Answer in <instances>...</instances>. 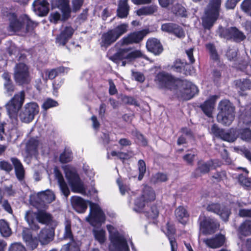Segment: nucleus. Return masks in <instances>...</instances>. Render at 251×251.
Returning a JSON list of instances; mask_svg holds the SVG:
<instances>
[{"instance_id": "obj_40", "label": "nucleus", "mask_w": 251, "mask_h": 251, "mask_svg": "<svg viewBox=\"0 0 251 251\" xmlns=\"http://www.w3.org/2000/svg\"><path fill=\"white\" fill-rule=\"evenodd\" d=\"M63 237L65 240H70L72 242L74 241L71 229V222L68 220H66L64 223V231Z\"/></svg>"}, {"instance_id": "obj_52", "label": "nucleus", "mask_w": 251, "mask_h": 251, "mask_svg": "<svg viewBox=\"0 0 251 251\" xmlns=\"http://www.w3.org/2000/svg\"><path fill=\"white\" fill-rule=\"evenodd\" d=\"M23 25H26L27 31L32 30L37 25V23L32 21L26 15L23 17Z\"/></svg>"}, {"instance_id": "obj_32", "label": "nucleus", "mask_w": 251, "mask_h": 251, "mask_svg": "<svg viewBox=\"0 0 251 251\" xmlns=\"http://www.w3.org/2000/svg\"><path fill=\"white\" fill-rule=\"evenodd\" d=\"M11 160L14 166L16 175L18 179L20 181H22L25 176V171L22 163L16 158H12Z\"/></svg>"}, {"instance_id": "obj_15", "label": "nucleus", "mask_w": 251, "mask_h": 251, "mask_svg": "<svg viewBox=\"0 0 251 251\" xmlns=\"http://www.w3.org/2000/svg\"><path fill=\"white\" fill-rule=\"evenodd\" d=\"M36 218L39 223L49 225L52 229L57 225V222L53 219L51 215L44 210L38 209L36 212Z\"/></svg>"}, {"instance_id": "obj_58", "label": "nucleus", "mask_w": 251, "mask_h": 251, "mask_svg": "<svg viewBox=\"0 0 251 251\" xmlns=\"http://www.w3.org/2000/svg\"><path fill=\"white\" fill-rule=\"evenodd\" d=\"M212 178L217 182H219L222 180H224L226 178V174L225 171H222L217 172L214 174L212 176Z\"/></svg>"}, {"instance_id": "obj_16", "label": "nucleus", "mask_w": 251, "mask_h": 251, "mask_svg": "<svg viewBox=\"0 0 251 251\" xmlns=\"http://www.w3.org/2000/svg\"><path fill=\"white\" fill-rule=\"evenodd\" d=\"M220 166L219 162L217 161L209 160L207 162L200 161L198 163V167L195 171L196 177L208 173L211 169H215Z\"/></svg>"}, {"instance_id": "obj_39", "label": "nucleus", "mask_w": 251, "mask_h": 251, "mask_svg": "<svg viewBox=\"0 0 251 251\" xmlns=\"http://www.w3.org/2000/svg\"><path fill=\"white\" fill-rule=\"evenodd\" d=\"M245 110L240 116L239 124L251 126V107L248 106Z\"/></svg>"}, {"instance_id": "obj_47", "label": "nucleus", "mask_w": 251, "mask_h": 251, "mask_svg": "<svg viewBox=\"0 0 251 251\" xmlns=\"http://www.w3.org/2000/svg\"><path fill=\"white\" fill-rule=\"evenodd\" d=\"M172 11L176 15L181 17H186L187 16L186 9L180 4L175 5L172 8Z\"/></svg>"}, {"instance_id": "obj_19", "label": "nucleus", "mask_w": 251, "mask_h": 251, "mask_svg": "<svg viewBox=\"0 0 251 251\" xmlns=\"http://www.w3.org/2000/svg\"><path fill=\"white\" fill-rule=\"evenodd\" d=\"M49 5L46 0H35L32 3L34 11L39 16H44L48 13Z\"/></svg>"}, {"instance_id": "obj_28", "label": "nucleus", "mask_w": 251, "mask_h": 251, "mask_svg": "<svg viewBox=\"0 0 251 251\" xmlns=\"http://www.w3.org/2000/svg\"><path fill=\"white\" fill-rule=\"evenodd\" d=\"M37 202L43 203H49L51 202L55 199V196L53 193L50 190L40 192L37 195Z\"/></svg>"}, {"instance_id": "obj_5", "label": "nucleus", "mask_w": 251, "mask_h": 251, "mask_svg": "<svg viewBox=\"0 0 251 251\" xmlns=\"http://www.w3.org/2000/svg\"><path fill=\"white\" fill-rule=\"evenodd\" d=\"M221 0H212L202 17V25L204 28L209 29L213 26L219 15Z\"/></svg>"}, {"instance_id": "obj_35", "label": "nucleus", "mask_w": 251, "mask_h": 251, "mask_svg": "<svg viewBox=\"0 0 251 251\" xmlns=\"http://www.w3.org/2000/svg\"><path fill=\"white\" fill-rule=\"evenodd\" d=\"M127 0H121L119 3L117 15L121 18H126L128 14L129 6L127 4Z\"/></svg>"}, {"instance_id": "obj_17", "label": "nucleus", "mask_w": 251, "mask_h": 251, "mask_svg": "<svg viewBox=\"0 0 251 251\" xmlns=\"http://www.w3.org/2000/svg\"><path fill=\"white\" fill-rule=\"evenodd\" d=\"M208 211L215 213L221 217L222 219L225 221L228 220L230 214V210L224 206H221L217 203H211L209 204L206 208Z\"/></svg>"}, {"instance_id": "obj_18", "label": "nucleus", "mask_w": 251, "mask_h": 251, "mask_svg": "<svg viewBox=\"0 0 251 251\" xmlns=\"http://www.w3.org/2000/svg\"><path fill=\"white\" fill-rule=\"evenodd\" d=\"M211 133L217 137L229 142H234L236 139V136L235 135H231L232 130L230 131V132H226L224 130L220 129L216 125H213L212 126Z\"/></svg>"}, {"instance_id": "obj_33", "label": "nucleus", "mask_w": 251, "mask_h": 251, "mask_svg": "<svg viewBox=\"0 0 251 251\" xmlns=\"http://www.w3.org/2000/svg\"><path fill=\"white\" fill-rule=\"evenodd\" d=\"M9 21V28L11 31H19L23 26V19L22 21L17 19L16 16L14 14L10 15Z\"/></svg>"}, {"instance_id": "obj_55", "label": "nucleus", "mask_w": 251, "mask_h": 251, "mask_svg": "<svg viewBox=\"0 0 251 251\" xmlns=\"http://www.w3.org/2000/svg\"><path fill=\"white\" fill-rule=\"evenodd\" d=\"M58 105L56 101L51 99H47L42 104V108L45 110H47L49 108L55 107Z\"/></svg>"}, {"instance_id": "obj_31", "label": "nucleus", "mask_w": 251, "mask_h": 251, "mask_svg": "<svg viewBox=\"0 0 251 251\" xmlns=\"http://www.w3.org/2000/svg\"><path fill=\"white\" fill-rule=\"evenodd\" d=\"M158 7L155 4L142 6L135 11L138 16H147L153 15L157 11Z\"/></svg>"}, {"instance_id": "obj_57", "label": "nucleus", "mask_w": 251, "mask_h": 251, "mask_svg": "<svg viewBox=\"0 0 251 251\" xmlns=\"http://www.w3.org/2000/svg\"><path fill=\"white\" fill-rule=\"evenodd\" d=\"M242 9L247 14L251 16V0H244L241 5Z\"/></svg>"}, {"instance_id": "obj_7", "label": "nucleus", "mask_w": 251, "mask_h": 251, "mask_svg": "<svg viewBox=\"0 0 251 251\" xmlns=\"http://www.w3.org/2000/svg\"><path fill=\"white\" fill-rule=\"evenodd\" d=\"M25 98L24 91H21L15 94L6 105L7 113L11 118H15L17 116V112L22 107Z\"/></svg>"}, {"instance_id": "obj_10", "label": "nucleus", "mask_w": 251, "mask_h": 251, "mask_svg": "<svg viewBox=\"0 0 251 251\" xmlns=\"http://www.w3.org/2000/svg\"><path fill=\"white\" fill-rule=\"evenodd\" d=\"M200 229L205 234H211L215 233L220 226L217 220L204 215H201L199 217Z\"/></svg>"}, {"instance_id": "obj_37", "label": "nucleus", "mask_w": 251, "mask_h": 251, "mask_svg": "<svg viewBox=\"0 0 251 251\" xmlns=\"http://www.w3.org/2000/svg\"><path fill=\"white\" fill-rule=\"evenodd\" d=\"M175 215L178 221L182 224L186 223L189 214L186 209L182 206H179L175 210Z\"/></svg>"}, {"instance_id": "obj_22", "label": "nucleus", "mask_w": 251, "mask_h": 251, "mask_svg": "<svg viewBox=\"0 0 251 251\" xmlns=\"http://www.w3.org/2000/svg\"><path fill=\"white\" fill-rule=\"evenodd\" d=\"M74 32V29L71 26H66L56 38V43L60 45L64 46L72 38Z\"/></svg>"}, {"instance_id": "obj_24", "label": "nucleus", "mask_w": 251, "mask_h": 251, "mask_svg": "<svg viewBox=\"0 0 251 251\" xmlns=\"http://www.w3.org/2000/svg\"><path fill=\"white\" fill-rule=\"evenodd\" d=\"M69 70V69L68 68L62 66L50 70H47L42 74V77L47 81L48 79H52L62 73H67Z\"/></svg>"}, {"instance_id": "obj_1", "label": "nucleus", "mask_w": 251, "mask_h": 251, "mask_svg": "<svg viewBox=\"0 0 251 251\" xmlns=\"http://www.w3.org/2000/svg\"><path fill=\"white\" fill-rule=\"evenodd\" d=\"M155 81L161 87L169 89H175L178 85H181L184 90V93L189 98L193 97L198 93L197 86L191 82L186 80H180L176 79L171 75L165 73L158 74L155 77Z\"/></svg>"}, {"instance_id": "obj_12", "label": "nucleus", "mask_w": 251, "mask_h": 251, "mask_svg": "<svg viewBox=\"0 0 251 251\" xmlns=\"http://www.w3.org/2000/svg\"><path fill=\"white\" fill-rule=\"evenodd\" d=\"M150 32L148 29H143L140 31L133 32L129 34L127 36L122 38L119 43L122 45H128L133 43H139Z\"/></svg>"}, {"instance_id": "obj_8", "label": "nucleus", "mask_w": 251, "mask_h": 251, "mask_svg": "<svg viewBox=\"0 0 251 251\" xmlns=\"http://www.w3.org/2000/svg\"><path fill=\"white\" fill-rule=\"evenodd\" d=\"M90 212L86 220L93 226L104 223L105 215L100 206L95 203L89 202Z\"/></svg>"}, {"instance_id": "obj_26", "label": "nucleus", "mask_w": 251, "mask_h": 251, "mask_svg": "<svg viewBox=\"0 0 251 251\" xmlns=\"http://www.w3.org/2000/svg\"><path fill=\"white\" fill-rule=\"evenodd\" d=\"M54 3L62 13V20H66L70 16L71 8L69 0H55Z\"/></svg>"}, {"instance_id": "obj_23", "label": "nucleus", "mask_w": 251, "mask_h": 251, "mask_svg": "<svg viewBox=\"0 0 251 251\" xmlns=\"http://www.w3.org/2000/svg\"><path fill=\"white\" fill-rule=\"evenodd\" d=\"M54 237L53 229L43 228L38 234V239L42 245H47L51 241Z\"/></svg>"}, {"instance_id": "obj_38", "label": "nucleus", "mask_w": 251, "mask_h": 251, "mask_svg": "<svg viewBox=\"0 0 251 251\" xmlns=\"http://www.w3.org/2000/svg\"><path fill=\"white\" fill-rule=\"evenodd\" d=\"M167 231L166 234L170 241L171 251H176L177 245L175 239L172 237L175 233V229L173 226H170L169 224L167 225Z\"/></svg>"}, {"instance_id": "obj_54", "label": "nucleus", "mask_w": 251, "mask_h": 251, "mask_svg": "<svg viewBox=\"0 0 251 251\" xmlns=\"http://www.w3.org/2000/svg\"><path fill=\"white\" fill-rule=\"evenodd\" d=\"M138 170L139 171V175L138 176V179L141 180L142 179L146 171V166L145 162L143 160L140 159L138 161Z\"/></svg>"}, {"instance_id": "obj_30", "label": "nucleus", "mask_w": 251, "mask_h": 251, "mask_svg": "<svg viewBox=\"0 0 251 251\" xmlns=\"http://www.w3.org/2000/svg\"><path fill=\"white\" fill-rule=\"evenodd\" d=\"M231 135H235L236 138L239 137L244 141L251 140V130L248 128L232 129Z\"/></svg>"}, {"instance_id": "obj_36", "label": "nucleus", "mask_w": 251, "mask_h": 251, "mask_svg": "<svg viewBox=\"0 0 251 251\" xmlns=\"http://www.w3.org/2000/svg\"><path fill=\"white\" fill-rule=\"evenodd\" d=\"M35 216L36 217V212L34 213L29 210L25 213V219L32 230H37L40 228V227L38 224L35 222Z\"/></svg>"}, {"instance_id": "obj_20", "label": "nucleus", "mask_w": 251, "mask_h": 251, "mask_svg": "<svg viewBox=\"0 0 251 251\" xmlns=\"http://www.w3.org/2000/svg\"><path fill=\"white\" fill-rule=\"evenodd\" d=\"M147 50L155 55H159L163 51V47L159 40L155 38H149L146 42Z\"/></svg>"}, {"instance_id": "obj_6", "label": "nucleus", "mask_w": 251, "mask_h": 251, "mask_svg": "<svg viewBox=\"0 0 251 251\" xmlns=\"http://www.w3.org/2000/svg\"><path fill=\"white\" fill-rule=\"evenodd\" d=\"M65 176L72 191L75 193L83 194L85 192L83 183L80 180L75 170L69 166L64 167Z\"/></svg>"}, {"instance_id": "obj_61", "label": "nucleus", "mask_w": 251, "mask_h": 251, "mask_svg": "<svg viewBox=\"0 0 251 251\" xmlns=\"http://www.w3.org/2000/svg\"><path fill=\"white\" fill-rule=\"evenodd\" d=\"M172 33L179 38H183L185 35L182 28L177 25H176V27H175V29H174Z\"/></svg>"}, {"instance_id": "obj_11", "label": "nucleus", "mask_w": 251, "mask_h": 251, "mask_svg": "<svg viewBox=\"0 0 251 251\" xmlns=\"http://www.w3.org/2000/svg\"><path fill=\"white\" fill-rule=\"evenodd\" d=\"M142 56H143V53L140 50L130 51V48H125L120 49L116 53L110 56L109 59L117 63L118 61L123 59L130 61Z\"/></svg>"}, {"instance_id": "obj_62", "label": "nucleus", "mask_w": 251, "mask_h": 251, "mask_svg": "<svg viewBox=\"0 0 251 251\" xmlns=\"http://www.w3.org/2000/svg\"><path fill=\"white\" fill-rule=\"evenodd\" d=\"M206 48L211 53V57L214 60L218 59V54L215 47L212 44H208L206 45Z\"/></svg>"}, {"instance_id": "obj_41", "label": "nucleus", "mask_w": 251, "mask_h": 251, "mask_svg": "<svg viewBox=\"0 0 251 251\" xmlns=\"http://www.w3.org/2000/svg\"><path fill=\"white\" fill-rule=\"evenodd\" d=\"M38 146V141L36 139L31 138L26 144V150L29 154L31 155L34 154L36 152Z\"/></svg>"}, {"instance_id": "obj_25", "label": "nucleus", "mask_w": 251, "mask_h": 251, "mask_svg": "<svg viewBox=\"0 0 251 251\" xmlns=\"http://www.w3.org/2000/svg\"><path fill=\"white\" fill-rule=\"evenodd\" d=\"M71 202L74 209L78 213H84L87 209V203L81 197L73 196L71 198Z\"/></svg>"}, {"instance_id": "obj_56", "label": "nucleus", "mask_w": 251, "mask_h": 251, "mask_svg": "<svg viewBox=\"0 0 251 251\" xmlns=\"http://www.w3.org/2000/svg\"><path fill=\"white\" fill-rule=\"evenodd\" d=\"M8 251H26V250L21 243H14L10 246Z\"/></svg>"}, {"instance_id": "obj_45", "label": "nucleus", "mask_w": 251, "mask_h": 251, "mask_svg": "<svg viewBox=\"0 0 251 251\" xmlns=\"http://www.w3.org/2000/svg\"><path fill=\"white\" fill-rule=\"evenodd\" d=\"M236 86L242 91L251 90V80L249 79L238 80Z\"/></svg>"}, {"instance_id": "obj_50", "label": "nucleus", "mask_w": 251, "mask_h": 251, "mask_svg": "<svg viewBox=\"0 0 251 251\" xmlns=\"http://www.w3.org/2000/svg\"><path fill=\"white\" fill-rule=\"evenodd\" d=\"M231 27L226 28L220 27L217 31L218 34L221 37L226 39H231Z\"/></svg>"}, {"instance_id": "obj_59", "label": "nucleus", "mask_w": 251, "mask_h": 251, "mask_svg": "<svg viewBox=\"0 0 251 251\" xmlns=\"http://www.w3.org/2000/svg\"><path fill=\"white\" fill-rule=\"evenodd\" d=\"M175 27H176V24L174 23H166L162 25L161 29L163 31L172 33L174 29H175Z\"/></svg>"}, {"instance_id": "obj_60", "label": "nucleus", "mask_w": 251, "mask_h": 251, "mask_svg": "<svg viewBox=\"0 0 251 251\" xmlns=\"http://www.w3.org/2000/svg\"><path fill=\"white\" fill-rule=\"evenodd\" d=\"M239 181L243 186L249 187L251 186V180L249 178L247 177L246 176L243 175H240L239 176Z\"/></svg>"}, {"instance_id": "obj_2", "label": "nucleus", "mask_w": 251, "mask_h": 251, "mask_svg": "<svg viewBox=\"0 0 251 251\" xmlns=\"http://www.w3.org/2000/svg\"><path fill=\"white\" fill-rule=\"evenodd\" d=\"M109 232V251H129L124 235L111 225L106 226Z\"/></svg>"}, {"instance_id": "obj_4", "label": "nucleus", "mask_w": 251, "mask_h": 251, "mask_svg": "<svg viewBox=\"0 0 251 251\" xmlns=\"http://www.w3.org/2000/svg\"><path fill=\"white\" fill-rule=\"evenodd\" d=\"M128 25L127 24H123L115 28L103 33L101 37L100 47L106 50L109 46L114 43L123 34L127 31Z\"/></svg>"}, {"instance_id": "obj_14", "label": "nucleus", "mask_w": 251, "mask_h": 251, "mask_svg": "<svg viewBox=\"0 0 251 251\" xmlns=\"http://www.w3.org/2000/svg\"><path fill=\"white\" fill-rule=\"evenodd\" d=\"M22 234L23 241L28 250L33 251L37 248L39 243L38 237L33 236L29 229L23 228Z\"/></svg>"}, {"instance_id": "obj_27", "label": "nucleus", "mask_w": 251, "mask_h": 251, "mask_svg": "<svg viewBox=\"0 0 251 251\" xmlns=\"http://www.w3.org/2000/svg\"><path fill=\"white\" fill-rule=\"evenodd\" d=\"M219 98L218 96L213 95L209 97L201 105L203 112L209 117L212 116V113L214 109L216 100Z\"/></svg>"}, {"instance_id": "obj_51", "label": "nucleus", "mask_w": 251, "mask_h": 251, "mask_svg": "<svg viewBox=\"0 0 251 251\" xmlns=\"http://www.w3.org/2000/svg\"><path fill=\"white\" fill-rule=\"evenodd\" d=\"M61 251H79V249L77 243L75 241H73L64 245Z\"/></svg>"}, {"instance_id": "obj_44", "label": "nucleus", "mask_w": 251, "mask_h": 251, "mask_svg": "<svg viewBox=\"0 0 251 251\" xmlns=\"http://www.w3.org/2000/svg\"><path fill=\"white\" fill-rule=\"evenodd\" d=\"M0 232L4 237H8L11 234V229L9 225L4 220H0Z\"/></svg>"}, {"instance_id": "obj_21", "label": "nucleus", "mask_w": 251, "mask_h": 251, "mask_svg": "<svg viewBox=\"0 0 251 251\" xmlns=\"http://www.w3.org/2000/svg\"><path fill=\"white\" fill-rule=\"evenodd\" d=\"M203 242L209 248L217 249L224 245L225 242V237L222 234H219L212 238L203 239Z\"/></svg>"}, {"instance_id": "obj_64", "label": "nucleus", "mask_w": 251, "mask_h": 251, "mask_svg": "<svg viewBox=\"0 0 251 251\" xmlns=\"http://www.w3.org/2000/svg\"><path fill=\"white\" fill-rule=\"evenodd\" d=\"M72 3L73 11L76 12L80 9L83 3V0H73Z\"/></svg>"}, {"instance_id": "obj_9", "label": "nucleus", "mask_w": 251, "mask_h": 251, "mask_svg": "<svg viewBox=\"0 0 251 251\" xmlns=\"http://www.w3.org/2000/svg\"><path fill=\"white\" fill-rule=\"evenodd\" d=\"M39 111V107L36 102L26 103L19 113V118L22 122L29 123L34 118Z\"/></svg>"}, {"instance_id": "obj_13", "label": "nucleus", "mask_w": 251, "mask_h": 251, "mask_svg": "<svg viewBox=\"0 0 251 251\" xmlns=\"http://www.w3.org/2000/svg\"><path fill=\"white\" fill-rule=\"evenodd\" d=\"M14 77L16 81L19 84L28 83L29 81L28 69L25 64L19 63L15 66Z\"/></svg>"}, {"instance_id": "obj_29", "label": "nucleus", "mask_w": 251, "mask_h": 251, "mask_svg": "<svg viewBox=\"0 0 251 251\" xmlns=\"http://www.w3.org/2000/svg\"><path fill=\"white\" fill-rule=\"evenodd\" d=\"M54 174L62 193L66 197H67L70 192L62 174L58 170L56 169L54 170Z\"/></svg>"}, {"instance_id": "obj_34", "label": "nucleus", "mask_w": 251, "mask_h": 251, "mask_svg": "<svg viewBox=\"0 0 251 251\" xmlns=\"http://www.w3.org/2000/svg\"><path fill=\"white\" fill-rule=\"evenodd\" d=\"M141 197L148 203L154 201L155 199L154 191L151 187L147 185L144 186L142 195Z\"/></svg>"}, {"instance_id": "obj_42", "label": "nucleus", "mask_w": 251, "mask_h": 251, "mask_svg": "<svg viewBox=\"0 0 251 251\" xmlns=\"http://www.w3.org/2000/svg\"><path fill=\"white\" fill-rule=\"evenodd\" d=\"M231 39H233L236 41H241L246 38L244 33L235 27H231Z\"/></svg>"}, {"instance_id": "obj_63", "label": "nucleus", "mask_w": 251, "mask_h": 251, "mask_svg": "<svg viewBox=\"0 0 251 251\" xmlns=\"http://www.w3.org/2000/svg\"><path fill=\"white\" fill-rule=\"evenodd\" d=\"M50 21L51 23L56 24L61 19V15L58 12H53L51 13L49 16Z\"/></svg>"}, {"instance_id": "obj_46", "label": "nucleus", "mask_w": 251, "mask_h": 251, "mask_svg": "<svg viewBox=\"0 0 251 251\" xmlns=\"http://www.w3.org/2000/svg\"><path fill=\"white\" fill-rule=\"evenodd\" d=\"M95 238L100 244H103L106 240L105 231L103 229H96L93 230Z\"/></svg>"}, {"instance_id": "obj_49", "label": "nucleus", "mask_w": 251, "mask_h": 251, "mask_svg": "<svg viewBox=\"0 0 251 251\" xmlns=\"http://www.w3.org/2000/svg\"><path fill=\"white\" fill-rule=\"evenodd\" d=\"M72 151L69 149H65L64 151L60 154V161L62 163H67L72 159Z\"/></svg>"}, {"instance_id": "obj_48", "label": "nucleus", "mask_w": 251, "mask_h": 251, "mask_svg": "<svg viewBox=\"0 0 251 251\" xmlns=\"http://www.w3.org/2000/svg\"><path fill=\"white\" fill-rule=\"evenodd\" d=\"M148 203L141 197L138 198L135 201L134 210L137 212H140Z\"/></svg>"}, {"instance_id": "obj_3", "label": "nucleus", "mask_w": 251, "mask_h": 251, "mask_svg": "<svg viewBox=\"0 0 251 251\" xmlns=\"http://www.w3.org/2000/svg\"><path fill=\"white\" fill-rule=\"evenodd\" d=\"M218 109L217 121L224 126L230 125L235 118V107L232 104L227 100H223L219 102Z\"/></svg>"}, {"instance_id": "obj_53", "label": "nucleus", "mask_w": 251, "mask_h": 251, "mask_svg": "<svg viewBox=\"0 0 251 251\" xmlns=\"http://www.w3.org/2000/svg\"><path fill=\"white\" fill-rule=\"evenodd\" d=\"M167 180V176L166 175L160 173L155 174L151 178V182L154 184L164 182Z\"/></svg>"}, {"instance_id": "obj_43", "label": "nucleus", "mask_w": 251, "mask_h": 251, "mask_svg": "<svg viewBox=\"0 0 251 251\" xmlns=\"http://www.w3.org/2000/svg\"><path fill=\"white\" fill-rule=\"evenodd\" d=\"M240 233L245 236L251 235V221H246L239 228Z\"/></svg>"}]
</instances>
